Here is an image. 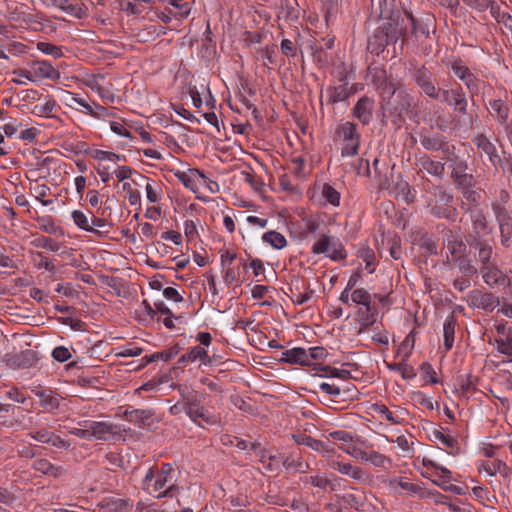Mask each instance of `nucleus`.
<instances>
[{
	"instance_id": "64",
	"label": "nucleus",
	"mask_w": 512,
	"mask_h": 512,
	"mask_svg": "<svg viewBox=\"0 0 512 512\" xmlns=\"http://www.w3.org/2000/svg\"><path fill=\"white\" fill-rule=\"evenodd\" d=\"M388 369L400 372L402 374V377L404 379L411 378L413 374V370L411 367H409L406 363H388L387 364Z\"/></svg>"
},
{
	"instance_id": "23",
	"label": "nucleus",
	"mask_w": 512,
	"mask_h": 512,
	"mask_svg": "<svg viewBox=\"0 0 512 512\" xmlns=\"http://www.w3.org/2000/svg\"><path fill=\"white\" fill-rule=\"evenodd\" d=\"M331 469L338 471L343 475L350 476L352 479L362 481L367 479V474L360 467L353 466L350 463H344L333 460L329 463Z\"/></svg>"
},
{
	"instance_id": "52",
	"label": "nucleus",
	"mask_w": 512,
	"mask_h": 512,
	"mask_svg": "<svg viewBox=\"0 0 512 512\" xmlns=\"http://www.w3.org/2000/svg\"><path fill=\"white\" fill-rule=\"evenodd\" d=\"M188 352L191 355L193 362L196 360H200L201 363L204 365L212 364V360H211L210 356L208 355V352L203 347L195 346V347L191 348Z\"/></svg>"
},
{
	"instance_id": "13",
	"label": "nucleus",
	"mask_w": 512,
	"mask_h": 512,
	"mask_svg": "<svg viewBox=\"0 0 512 512\" xmlns=\"http://www.w3.org/2000/svg\"><path fill=\"white\" fill-rule=\"evenodd\" d=\"M343 450L354 458L370 462L377 467H385L390 460L385 455L374 450H362L358 447H343Z\"/></svg>"
},
{
	"instance_id": "21",
	"label": "nucleus",
	"mask_w": 512,
	"mask_h": 512,
	"mask_svg": "<svg viewBox=\"0 0 512 512\" xmlns=\"http://www.w3.org/2000/svg\"><path fill=\"white\" fill-rule=\"evenodd\" d=\"M38 361L35 351L27 349L13 355L9 359V365L16 369H29L33 367Z\"/></svg>"
},
{
	"instance_id": "54",
	"label": "nucleus",
	"mask_w": 512,
	"mask_h": 512,
	"mask_svg": "<svg viewBox=\"0 0 512 512\" xmlns=\"http://www.w3.org/2000/svg\"><path fill=\"white\" fill-rule=\"evenodd\" d=\"M34 197L41 201L42 205L48 206L52 203V200H43L44 197L50 192V188L46 184H36L30 188Z\"/></svg>"
},
{
	"instance_id": "25",
	"label": "nucleus",
	"mask_w": 512,
	"mask_h": 512,
	"mask_svg": "<svg viewBox=\"0 0 512 512\" xmlns=\"http://www.w3.org/2000/svg\"><path fill=\"white\" fill-rule=\"evenodd\" d=\"M418 165L421 170L428 174L442 179L445 173V164L431 159L428 155H424L419 158Z\"/></svg>"
},
{
	"instance_id": "20",
	"label": "nucleus",
	"mask_w": 512,
	"mask_h": 512,
	"mask_svg": "<svg viewBox=\"0 0 512 512\" xmlns=\"http://www.w3.org/2000/svg\"><path fill=\"white\" fill-rule=\"evenodd\" d=\"M291 299L294 304L302 305L306 303L313 295L314 291L309 288L303 281L295 279L290 286Z\"/></svg>"
},
{
	"instance_id": "16",
	"label": "nucleus",
	"mask_w": 512,
	"mask_h": 512,
	"mask_svg": "<svg viewBox=\"0 0 512 512\" xmlns=\"http://www.w3.org/2000/svg\"><path fill=\"white\" fill-rule=\"evenodd\" d=\"M79 425L89 427L91 438H95L97 440H107L110 435L116 433V426L107 422L85 420L80 422Z\"/></svg>"
},
{
	"instance_id": "58",
	"label": "nucleus",
	"mask_w": 512,
	"mask_h": 512,
	"mask_svg": "<svg viewBox=\"0 0 512 512\" xmlns=\"http://www.w3.org/2000/svg\"><path fill=\"white\" fill-rule=\"evenodd\" d=\"M492 210L494 212L496 221L499 223L512 221V217L505 205L492 204Z\"/></svg>"
},
{
	"instance_id": "17",
	"label": "nucleus",
	"mask_w": 512,
	"mask_h": 512,
	"mask_svg": "<svg viewBox=\"0 0 512 512\" xmlns=\"http://www.w3.org/2000/svg\"><path fill=\"white\" fill-rule=\"evenodd\" d=\"M39 398L40 406L47 412L53 413L60 406L61 397L50 389L35 388L32 390Z\"/></svg>"
},
{
	"instance_id": "62",
	"label": "nucleus",
	"mask_w": 512,
	"mask_h": 512,
	"mask_svg": "<svg viewBox=\"0 0 512 512\" xmlns=\"http://www.w3.org/2000/svg\"><path fill=\"white\" fill-rule=\"evenodd\" d=\"M474 186L460 187L463 197L471 204L477 205L480 200V192L472 189Z\"/></svg>"
},
{
	"instance_id": "27",
	"label": "nucleus",
	"mask_w": 512,
	"mask_h": 512,
	"mask_svg": "<svg viewBox=\"0 0 512 512\" xmlns=\"http://www.w3.org/2000/svg\"><path fill=\"white\" fill-rule=\"evenodd\" d=\"M98 507L109 512H130L132 502L128 499L107 498L99 502Z\"/></svg>"
},
{
	"instance_id": "32",
	"label": "nucleus",
	"mask_w": 512,
	"mask_h": 512,
	"mask_svg": "<svg viewBox=\"0 0 512 512\" xmlns=\"http://www.w3.org/2000/svg\"><path fill=\"white\" fill-rule=\"evenodd\" d=\"M472 142L479 150L483 151L491 161H493L494 157H498L495 145L487 138L486 135L477 134L473 138Z\"/></svg>"
},
{
	"instance_id": "1",
	"label": "nucleus",
	"mask_w": 512,
	"mask_h": 512,
	"mask_svg": "<svg viewBox=\"0 0 512 512\" xmlns=\"http://www.w3.org/2000/svg\"><path fill=\"white\" fill-rule=\"evenodd\" d=\"M412 77L421 92L427 97L433 100H439L442 97L443 101L452 105V90L450 91L437 87V85L432 81L431 72L425 66L416 68L412 73Z\"/></svg>"
},
{
	"instance_id": "60",
	"label": "nucleus",
	"mask_w": 512,
	"mask_h": 512,
	"mask_svg": "<svg viewBox=\"0 0 512 512\" xmlns=\"http://www.w3.org/2000/svg\"><path fill=\"white\" fill-rule=\"evenodd\" d=\"M329 437L332 438L333 440L340 441L342 443V445L340 446L341 449H343V447H347V446L354 447L352 445L353 436L346 431L338 430V431L331 432L329 434Z\"/></svg>"
},
{
	"instance_id": "56",
	"label": "nucleus",
	"mask_w": 512,
	"mask_h": 512,
	"mask_svg": "<svg viewBox=\"0 0 512 512\" xmlns=\"http://www.w3.org/2000/svg\"><path fill=\"white\" fill-rule=\"evenodd\" d=\"M323 197L332 204L338 206L340 203V193L329 184H324L322 189Z\"/></svg>"
},
{
	"instance_id": "47",
	"label": "nucleus",
	"mask_w": 512,
	"mask_h": 512,
	"mask_svg": "<svg viewBox=\"0 0 512 512\" xmlns=\"http://www.w3.org/2000/svg\"><path fill=\"white\" fill-rule=\"evenodd\" d=\"M457 262L458 269L466 277H472L478 274L479 268H476L471 261L464 255L454 260Z\"/></svg>"
},
{
	"instance_id": "61",
	"label": "nucleus",
	"mask_w": 512,
	"mask_h": 512,
	"mask_svg": "<svg viewBox=\"0 0 512 512\" xmlns=\"http://www.w3.org/2000/svg\"><path fill=\"white\" fill-rule=\"evenodd\" d=\"M495 344L499 353L512 356V335L503 339H495Z\"/></svg>"
},
{
	"instance_id": "19",
	"label": "nucleus",
	"mask_w": 512,
	"mask_h": 512,
	"mask_svg": "<svg viewBox=\"0 0 512 512\" xmlns=\"http://www.w3.org/2000/svg\"><path fill=\"white\" fill-rule=\"evenodd\" d=\"M12 412V419L9 421H5L3 424H5L7 427H21L23 429H28L32 427L33 424V417L31 415V412L28 410H25L21 407H15L11 405Z\"/></svg>"
},
{
	"instance_id": "6",
	"label": "nucleus",
	"mask_w": 512,
	"mask_h": 512,
	"mask_svg": "<svg viewBox=\"0 0 512 512\" xmlns=\"http://www.w3.org/2000/svg\"><path fill=\"white\" fill-rule=\"evenodd\" d=\"M380 83H376V88L381 92L382 95L393 96L397 95V97L402 99L401 109L408 110L411 107L413 97L410 93H408L405 89L397 88L392 80L388 79L386 76H379Z\"/></svg>"
},
{
	"instance_id": "2",
	"label": "nucleus",
	"mask_w": 512,
	"mask_h": 512,
	"mask_svg": "<svg viewBox=\"0 0 512 512\" xmlns=\"http://www.w3.org/2000/svg\"><path fill=\"white\" fill-rule=\"evenodd\" d=\"M187 405V416L197 425L202 426L203 423L208 425H215L220 422L217 414L210 412L206 409L199 399L195 391H188L186 388V395L184 397Z\"/></svg>"
},
{
	"instance_id": "57",
	"label": "nucleus",
	"mask_w": 512,
	"mask_h": 512,
	"mask_svg": "<svg viewBox=\"0 0 512 512\" xmlns=\"http://www.w3.org/2000/svg\"><path fill=\"white\" fill-rule=\"evenodd\" d=\"M179 393L181 396V400L172 405L169 409V412L173 416H177L183 412L187 414V405L186 400H184V397L186 395V387H179Z\"/></svg>"
},
{
	"instance_id": "7",
	"label": "nucleus",
	"mask_w": 512,
	"mask_h": 512,
	"mask_svg": "<svg viewBox=\"0 0 512 512\" xmlns=\"http://www.w3.org/2000/svg\"><path fill=\"white\" fill-rule=\"evenodd\" d=\"M47 7H56L67 15L81 19L86 16L87 7L82 0H41Z\"/></svg>"
},
{
	"instance_id": "59",
	"label": "nucleus",
	"mask_w": 512,
	"mask_h": 512,
	"mask_svg": "<svg viewBox=\"0 0 512 512\" xmlns=\"http://www.w3.org/2000/svg\"><path fill=\"white\" fill-rule=\"evenodd\" d=\"M357 256L366 263V268L369 269L370 273L374 272V268H370L375 260V253L369 247H363L358 250Z\"/></svg>"
},
{
	"instance_id": "41",
	"label": "nucleus",
	"mask_w": 512,
	"mask_h": 512,
	"mask_svg": "<svg viewBox=\"0 0 512 512\" xmlns=\"http://www.w3.org/2000/svg\"><path fill=\"white\" fill-rule=\"evenodd\" d=\"M405 15L410 21L411 35L415 36L416 38L419 36H424L427 38L429 36L430 31L427 25L416 19L411 12L405 11Z\"/></svg>"
},
{
	"instance_id": "48",
	"label": "nucleus",
	"mask_w": 512,
	"mask_h": 512,
	"mask_svg": "<svg viewBox=\"0 0 512 512\" xmlns=\"http://www.w3.org/2000/svg\"><path fill=\"white\" fill-rule=\"evenodd\" d=\"M500 241L502 246H512V221L499 223Z\"/></svg>"
},
{
	"instance_id": "4",
	"label": "nucleus",
	"mask_w": 512,
	"mask_h": 512,
	"mask_svg": "<svg viewBox=\"0 0 512 512\" xmlns=\"http://www.w3.org/2000/svg\"><path fill=\"white\" fill-rule=\"evenodd\" d=\"M311 252L313 254H325L331 260H344L346 252L343 245L334 237L321 235L320 238L312 245Z\"/></svg>"
},
{
	"instance_id": "43",
	"label": "nucleus",
	"mask_w": 512,
	"mask_h": 512,
	"mask_svg": "<svg viewBox=\"0 0 512 512\" xmlns=\"http://www.w3.org/2000/svg\"><path fill=\"white\" fill-rule=\"evenodd\" d=\"M262 239L275 249H282L287 245V240L284 235L274 230L264 233Z\"/></svg>"
},
{
	"instance_id": "40",
	"label": "nucleus",
	"mask_w": 512,
	"mask_h": 512,
	"mask_svg": "<svg viewBox=\"0 0 512 512\" xmlns=\"http://www.w3.org/2000/svg\"><path fill=\"white\" fill-rule=\"evenodd\" d=\"M283 465L287 470H292L297 473H305L309 465L301 457H295L293 455L287 456L283 460Z\"/></svg>"
},
{
	"instance_id": "5",
	"label": "nucleus",
	"mask_w": 512,
	"mask_h": 512,
	"mask_svg": "<svg viewBox=\"0 0 512 512\" xmlns=\"http://www.w3.org/2000/svg\"><path fill=\"white\" fill-rule=\"evenodd\" d=\"M379 27L383 29L385 34H387V38L391 41L392 44H395L399 39H401L402 45H404L409 40L404 20L400 17V15H391Z\"/></svg>"
},
{
	"instance_id": "44",
	"label": "nucleus",
	"mask_w": 512,
	"mask_h": 512,
	"mask_svg": "<svg viewBox=\"0 0 512 512\" xmlns=\"http://www.w3.org/2000/svg\"><path fill=\"white\" fill-rule=\"evenodd\" d=\"M72 219L74 221V223L81 229L85 230V231H88V232H92L98 236H101V232L95 228H93L92 226H90V223H89V220H88V217L80 210H74L72 212Z\"/></svg>"
},
{
	"instance_id": "14",
	"label": "nucleus",
	"mask_w": 512,
	"mask_h": 512,
	"mask_svg": "<svg viewBox=\"0 0 512 512\" xmlns=\"http://www.w3.org/2000/svg\"><path fill=\"white\" fill-rule=\"evenodd\" d=\"M319 389L331 396L329 404H327L328 407L332 409H342L343 407L340 406V403L346 401V396H348L351 392L350 388H342L334 383H328V382H322L319 384Z\"/></svg>"
},
{
	"instance_id": "37",
	"label": "nucleus",
	"mask_w": 512,
	"mask_h": 512,
	"mask_svg": "<svg viewBox=\"0 0 512 512\" xmlns=\"http://www.w3.org/2000/svg\"><path fill=\"white\" fill-rule=\"evenodd\" d=\"M125 416L130 422H135L139 426L150 425L152 412L150 410H131L125 411Z\"/></svg>"
},
{
	"instance_id": "15",
	"label": "nucleus",
	"mask_w": 512,
	"mask_h": 512,
	"mask_svg": "<svg viewBox=\"0 0 512 512\" xmlns=\"http://www.w3.org/2000/svg\"><path fill=\"white\" fill-rule=\"evenodd\" d=\"M375 108V101L364 95L359 98L352 109V116L358 119L364 126L371 123L373 119V111Z\"/></svg>"
},
{
	"instance_id": "18",
	"label": "nucleus",
	"mask_w": 512,
	"mask_h": 512,
	"mask_svg": "<svg viewBox=\"0 0 512 512\" xmlns=\"http://www.w3.org/2000/svg\"><path fill=\"white\" fill-rule=\"evenodd\" d=\"M420 143L424 149L431 152H448V142L446 141V138L439 133L421 134Z\"/></svg>"
},
{
	"instance_id": "26",
	"label": "nucleus",
	"mask_w": 512,
	"mask_h": 512,
	"mask_svg": "<svg viewBox=\"0 0 512 512\" xmlns=\"http://www.w3.org/2000/svg\"><path fill=\"white\" fill-rule=\"evenodd\" d=\"M280 360L289 364L309 365L308 351L301 347L284 351Z\"/></svg>"
},
{
	"instance_id": "50",
	"label": "nucleus",
	"mask_w": 512,
	"mask_h": 512,
	"mask_svg": "<svg viewBox=\"0 0 512 512\" xmlns=\"http://www.w3.org/2000/svg\"><path fill=\"white\" fill-rule=\"evenodd\" d=\"M32 243L35 247L44 248V249H47L52 252H57L60 249L59 242H57L56 240H54L52 238L45 237V236H40V237L36 238Z\"/></svg>"
},
{
	"instance_id": "63",
	"label": "nucleus",
	"mask_w": 512,
	"mask_h": 512,
	"mask_svg": "<svg viewBox=\"0 0 512 512\" xmlns=\"http://www.w3.org/2000/svg\"><path fill=\"white\" fill-rule=\"evenodd\" d=\"M370 298H372L370 293L363 288L355 289L351 294V300L358 305L367 304Z\"/></svg>"
},
{
	"instance_id": "31",
	"label": "nucleus",
	"mask_w": 512,
	"mask_h": 512,
	"mask_svg": "<svg viewBox=\"0 0 512 512\" xmlns=\"http://www.w3.org/2000/svg\"><path fill=\"white\" fill-rule=\"evenodd\" d=\"M489 112L491 116L496 118L501 124H504L508 120L510 110L502 100L497 99L489 102Z\"/></svg>"
},
{
	"instance_id": "3",
	"label": "nucleus",
	"mask_w": 512,
	"mask_h": 512,
	"mask_svg": "<svg viewBox=\"0 0 512 512\" xmlns=\"http://www.w3.org/2000/svg\"><path fill=\"white\" fill-rule=\"evenodd\" d=\"M335 134L344 142L341 149V155L343 157H353L358 154L361 135L357 130L356 123L346 121L339 124Z\"/></svg>"
},
{
	"instance_id": "51",
	"label": "nucleus",
	"mask_w": 512,
	"mask_h": 512,
	"mask_svg": "<svg viewBox=\"0 0 512 512\" xmlns=\"http://www.w3.org/2000/svg\"><path fill=\"white\" fill-rule=\"evenodd\" d=\"M372 410L374 413L380 415L385 418L391 424H400L402 419H399L393 415V413L388 409L384 404H374L372 405Z\"/></svg>"
},
{
	"instance_id": "42",
	"label": "nucleus",
	"mask_w": 512,
	"mask_h": 512,
	"mask_svg": "<svg viewBox=\"0 0 512 512\" xmlns=\"http://www.w3.org/2000/svg\"><path fill=\"white\" fill-rule=\"evenodd\" d=\"M434 197L433 202L448 205L453 201V195L442 185L432 186L429 191Z\"/></svg>"
},
{
	"instance_id": "49",
	"label": "nucleus",
	"mask_w": 512,
	"mask_h": 512,
	"mask_svg": "<svg viewBox=\"0 0 512 512\" xmlns=\"http://www.w3.org/2000/svg\"><path fill=\"white\" fill-rule=\"evenodd\" d=\"M350 92L345 85H339L330 90L329 102L338 103L345 101L349 98Z\"/></svg>"
},
{
	"instance_id": "29",
	"label": "nucleus",
	"mask_w": 512,
	"mask_h": 512,
	"mask_svg": "<svg viewBox=\"0 0 512 512\" xmlns=\"http://www.w3.org/2000/svg\"><path fill=\"white\" fill-rule=\"evenodd\" d=\"M32 467L37 472L53 476L55 478L62 476L65 472L61 466H54L50 461L44 458L35 460Z\"/></svg>"
},
{
	"instance_id": "33",
	"label": "nucleus",
	"mask_w": 512,
	"mask_h": 512,
	"mask_svg": "<svg viewBox=\"0 0 512 512\" xmlns=\"http://www.w3.org/2000/svg\"><path fill=\"white\" fill-rule=\"evenodd\" d=\"M175 175L186 188L193 192L197 190L195 178L200 177L204 180L206 179L204 174L197 169H190L188 172H177Z\"/></svg>"
},
{
	"instance_id": "45",
	"label": "nucleus",
	"mask_w": 512,
	"mask_h": 512,
	"mask_svg": "<svg viewBox=\"0 0 512 512\" xmlns=\"http://www.w3.org/2000/svg\"><path fill=\"white\" fill-rule=\"evenodd\" d=\"M292 437L297 444L309 447L314 451L324 448L321 440L314 439L304 433L294 434Z\"/></svg>"
},
{
	"instance_id": "35",
	"label": "nucleus",
	"mask_w": 512,
	"mask_h": 512,
	"mask_svg": "<svg viewBox=\"0 0 512 512\" xmlns=\"http://www.w3.org/2000/svg\"><path fill=\"white\" fill-rule=\"evenodd\" d=\"M457 320L454 315H450L444 322L443 333H444V347L445 351H449L454 344L455 327Z\"/></svg>"
},
{
	"instance_id": "55",
	"label": "nucleus",
	"mask_w": 512,
	"mask_h": 512,
	"mask_svg": "<svg viewBox=\"0 0 512 512\" xmlns=\"http://www.w3.org/2000/svg\"><path fill=\"white\" fill-rule=\"evenodd\" d=\"M38 222H40L39 228L49 234H63V230L61 227L56 226L53 219L51 217H43L38 219Z\"/></svg>"
},
{
	"instance_id": "38",
	"label": "nucleus",
	"mask_w": 512,
	"mask_h": 512,
	"mask_svg": "<svg viewBox=\"0 0 512 512\" xmlns=\"http://www.w3.org/2000/svg\"><path fill=\"white\" fill-rule=\"evenodd\" d=\"M431 437L434 440L441 442L446 448L450 449L451 454H453V455L458 454V451H459L458 441L454 437L445 435L442 431L437 430V429L432 431Z\"/></svg>"
},
{
	"instance_id": "11",
	"label": "nucleus",
	"mask_w": 512,
	"mask_h": 512,
	"mask_svg": "<svg viewBox=\"0 0 512 512\" xmlns=\"http://www.w3.org/2000/svg\"><path fill=\"white\" fill-rule=\"evenodd\" d=\"M451 169L450 177L456 188L475 186L476 181L472 173L468 172V164L465 160L448 165Z\"/></svg>"
},
{
	"instance_id": "34",
	"label": "nucleus",
	"mask_w": 512,
	"mask_h": 512,
	"mask_svg": "<svg viewBox=\"0 0 512 512\" xmlns=\"http://www.w3.org/2000/svg\"><path fill=\"white\" fill-rule=\"evenodd\" d=\"M364 310L360 309L358 314L360 316V322L363 327L373 325L377 321V312L375 305L372 303V298L368 299L367 304H363Z\"/></svg>"
},
{
	"instance_id": "22",
	"label": "nucleus",
	"mask_w": 512,
	"mask_h": 512,
	"mask_svg": "<svg viewBox=\"0 0 512 512\" xmlns=\"http://www.w3.org/2000/svg\"><path fill=\"white\" fill-rule=\"evenodd\" d=\"M31 74L34 79H56L59 77V72L47 61H32L30 64Z\"/></svg>"
},
{
	"instance_id": "28",
	"label": "nucleus",
	"mask_w": 512,
	"mask_h": 512,
	"mask_svg": "<svg viewBox=\"0 0 512 512\" xmlns=\"http://www.w3.org/2000/svg\"><path fill=\"white\" fill-rule=\"evenodd\" d=\"M389 44L392 43L387 38V34L383 32V29L378 27L368 40V49L372 53L379 55Z\"/></svg>"
},
{
	"instance_id": "9",
	"label": "nucleus",
	"mask_w": 512,
	"mask_h": 512,
	"mask_svg": "<svg viewBox=\"0 0 512 512\" xmlns=\"http://www.w3.org/2000/svg\"><path fill=\"white\" fill-rule=\"evenodd\" d=\"M467 242L470 248H474L477 251L475 257L480 267L496 263L493 258V246L487 240L469 237Z\"/></svg>"
},
{
	"instance_id": "30",
	"label": "nucleus",
	"mask_w": 512,
	"mask_h": 512,
	"mask_svg": "<svg viewBox=\"0 0 512 512\" xmlns=\"http://www.w3.org/2000/svg\"><path fill=\"white\" fill-rule=\"evenodd\" d=\"M446 246L451 256V258L447 256V261H453L459 258L460 256L463 255V252L466 249L464 242L462 240L455 238L451 230H448L447 232Z\"/></svg>"
},
{
	"instance_id": "36",
	"label": "nucleus",
	"mask_w": 512,
	"mask_h": 512,
	"mask_svg": "<svg viewBox=\"0 0 512 512\" xmlns=\"http://www.w3.org/2000/svg\"><path fill=\"white\" fill-rule=\"evenodd\" d=\"M427 205L431 207V214L437 218H445L449 221H455L457 217V210L455 208L442 207L433 205V200H427Z\"/></svg>"
},
{
	"instance_id": "8",
	"label": "nucleus",
	"mask_w": 512,
	"mask_h": 512,
	"mask_svg": "<svg viewBox=\"0 0 512 512\" xmlns=\"http://www.w3.org/2000/svg\"><path fill=\"white\" fill-rule=\"evenodd\" d=\"M467 302L470 307L485 311H493L495 307L500 305V299L493 293L482 292L477 289L469 292Z\"/></svg>"
},
{
	"instance_id": "12",
	"label": "nucleus",
	"mask_w": 512,
	"mask_h": 512,
	"mask_svg": "<svg viewBox=\"0 0 512 512\" xmlns=\"http://www.w3.org/2000/svg\"><path fill=\"white\" fill-rule=\"evenodd\" d=\"M478 273L482 275L484 282L491 288L510 284V278L503 273L496 263L479 267Z\"/></svg>"
},
{
	"instance_id": "10",
	"label": "nucleus",
	"mask_w": 512,
	"mask_h": 512,
	"mask_svg": "<svg viewBox=\"0 0 512 512\" xmlns=\"http://www.w3.org/2000/svg\"><path fill=\"white\" fill-rule=\"evenodd\" d=\"M451 70L454 74L464 82L471 96L479 93V79L470 71V69L463 64L461 60H456L450 64Z\"/></svg>"
},
{
	"instance_id": "46",
	"label": "nucleus",
	"mask_w": 512,
	"mask_h": 512,
	"mask_svg": "<svg viewBox=\"0 0 512 512\" xmlns=\"http://www.w3.org/2000/svg\"><path fill=\"white\" fill-rule=\"evenodd\" d=\"M452 95V104L454 105L455 109L461 114H466L468 103L463 89L461 87L453 89Z\"/></svg>"
},
{
	"instance_id": "39",
	"label": "nucleus",
	"mask_w": 512,
	"mask_h": 512,
	"mask_svg": "<svg viewBox=\"0 0 512 512\" xmlns=\"http://www.w3.org/2000/svg\"><path fill=\"white\" fill-rule=\"evenodd\" d=\"M180 349L179 347L176 345V346H173L167 350H164L162 352H157V353H154L150 356H145L142 360L144 361V363L140 366V367H144L146 366L147 364L151 363V362H154L156 360H163V361H169L170 359H172L173 357H175L178 353H179Z\"/></svg>"
},
{
	"instance_id": "53",
	"label": "nucleus",
	"mask_w": 512,
	"mask_h": 512,
	"mask_svg": "<svg viewBox=\"0 0 512 512\" xmlns=\"http://www.w3.org/2000/svg\"><path fill=\"white\" fill-rule=\"evenodd\" d=\"M37 49L44 54L53 56L56 59L63 56L62 48L49 42H38Z\"/></svg>"
},
{
	"instance_id": "24",
	"label": "nucleus",
	"mask_w": 512,
	"mask_h": 512,
	"mask_svg": "<svg viewBox=\"0 0 512 512\" xmlns=\"http://www.w3.org/2000/svg\"><path fill=\"white\" fill-rule=\"evenodd\" d=\"M470 219L472 222V230L475 235L469 237H478L481 239L488 232V221L485 213L481 209L470 211Z\"/></svg>"
}]
</instances>
